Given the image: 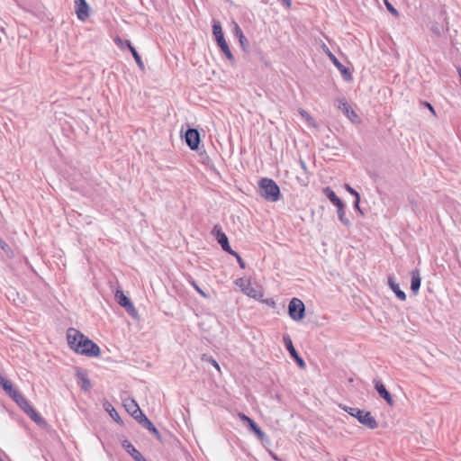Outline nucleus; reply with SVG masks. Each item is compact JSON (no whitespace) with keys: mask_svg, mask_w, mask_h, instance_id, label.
Listing matches in <instances>:
<instances>
[{"mask_svg":"<svg viewBox=\"0 0 461 461\" xmlns=\"http://www.w3.org/2000/svg\"><path fill=\"white\" fill-rule=\"evenodd\" d=\"M67 340L69 348L77 354L93 357H98L101 353L96 343L74 328L67 330Z\"/></svg>","mask_w":461,"mask_h":461,"instance_id":"obj_1","label":"nucleus"},{"mask_svg":"<svg viewBox=\"0 0 461 461\" xmlns=\"http://www.w3.org/2000/svg\"><path fill=\"white\" fill-rule=\"evenodd\" d=\"M258 187L260 195L267 201L276 202L280 199V188L273 179L262 178Z\"/></svg>","mask_w":461,"mask_h":461,"instance_id":"obj_2","label":"nucleus"},{"mask_svg":"<svg viewBox=\"0 0 461 461\" xmlns=\"http://www.w3.org/2000/svg\"><path fill=\"white\" fill-rule=\"evenodd\" d=\"M349 415L355 417L361 424L368 429H374L378 427L375 419L371 415L370 411H366L357 408L345 406L343 408Z\"/></svg>","mask_w":461,"mask_h":461,"instance_id":"obj_3","label":"nucleus"},{"mask_svg":"<svg viewBox=\"0 0 461 461\" xmlns=\"http://www.w3.org/2000/svg\"><path fill=\"white\" fill-rule=\"evenodd\" d=\"M212 33L215 36L217 45L220 47L221 50L225 54L226 58L229 60L233 61L234 56L232 55V53L229 48V45H228L227 41H225L222 28L219 22L213 21Z\"/></svg>","mask_w":461,"mask_h":461,"instance_id":"obj_4","label":"nucleus"},{"mask_svg":"<svg viewBox=\"0 0 461 461\" xmlns=\"http://www.w3.org/2000/svg\"><path fill=\"white\" fill-rule=\"evenodd\" d=\"M288 313L294 321H301L305 316V306L298 298H293L288 304Z\"/></svg>","mask_w":461,"mask_h":461,"instance_id":"obj_5","label":"nucleus"},{"mask_svg":"<svg viewBox=\"0 0 461 461\" xmlns=\"http://www.w3.org/2000/svg\"><path fill=\"white\" fill-rule=\"evenodd\" d=\"M115 300L119 305L123 307L125 311L128 312L130 316L132 318L138 317V311L133 305L131 299L124 294V293L121 289H117L115 292Z\"/></svg>","mask_w":461,"mask_h":461,"instance_id":"obj_6","label":"nucleus"},{"mask_svg":"<svg viewBox=\"0 0 461 461\" xmlns=\"http://www.w3.org/2000/svg\"><path fill=\"white\" fill-rule=\"evenodd\" d=\"M7 393L8 395L24 411V408H26L28 405H30V403L28 402V401L25 399V397L20 393L18 392L17 390H15L13 385H12V383L10 381L8 382H5L3 384V387H2Z\"/></svg>","mask_w":461,"mask_h":461,"instance_id":"obj_7","label":"nucleus"},{"mask_svg":"<svg viewBox=\"0 0 461 461\" xmlns=\"http://www.w3.org/2000/svg\"><path fill=\"white\" fill-rule=\"evenodd\" d=\"M324 51L327 56L330 58L334 66L340 71L341 76L345 81L350 82L353 80L352 74L349 68H346L336 57L335 55L329 50V48L324 45Z\"/></svg>","mask_w":461,"mask_h":461,"instance_id":"obj_8","label":"nucleus"},{"mask_svg":"<svg viewBox=\"0 0 461 461\" xmlns=\"http://www.w3.org/2000/svg\"><path fill=\"white\" fill-rule=\"evenodd\" d=\"M235 285L241 289L243 294L249 297H252L257 300H259L261 297H263V293L261 291L251 286L250 283L244 280L243 278H238L235 281Z\"/></svg>","mask_w":461,"mask_h":461,"instance_id":"obj_9","label":"nucleus"},{"mask_svg":"<svg viewBox=\"0 0 461 461\" xmlns=\"http://www.w3.org/2000/svg\"><path fill=\"white\" fill-rule=\"evenodd\" d=\"M283 342H284V345H285V348L290 353V356L292 357V358L296 362V364L300 367L304 368L305 367V362L299 356V354L297 353L296 349L294 347L292 339H291V337L288 334H285L283 336Z\"/></svg>","mask_w":461,"mask_h":461,"instance_id":"obj_10","label":"nucleus"},{"mask_svg":"<svg viewBox=\"0 0 461 461\" xmlns=\"http://www.w3.org/2000/svg\"><path fill=\"white\" fill-rule=\"evenodd\" d=\"M212 233L215 235L216 240L221 245L222 250L229 254H234V250H232L230 246L227 235L221 230V228L219 225H215L213 227Z\"/></svg>","mask_w":461,"mask_h":461,"instance_id":"obj_11","label":"nucleus"},{"mask_svg":"<svg viewBox=\"0 0 461 461\" xmlns=\"http://www.w3.org/2000/svg\"><path fill=\"white\" fill-rule=\"evenodd\" d=\"M185 140L190 149L197 150L201 141L200 132L196 129L189 128L185 133Z\"/></svg>","mask_w":461,"mask_h":461,"instance_id":"obj_12","label":"nucleus"},{"mask_svg":"<svg viewBox=\"0 0 461 461\" xmlns=\"http://www.w3.org/2000/svg\"><path fill=\"white\" fill-rule=\"evenodd\" d=\"M375 389L378 393L379 396L383 398L390 406L393 405V399L390 392L385 388L383 382L378 378L373 380Z\"/></svg>","mask_w":461,"mask_h":461,"instance_id":"obj_13","label":"nucleus"},{"mask_svg":"<svg viewBox=\"0 0 461 461\" xmlns=\"http://www.w3.org/2000/svg\"><path fill=\"white\" fill-rule=\"evenodd\" d=\"M77 18L85 21L89 16V6L86 0H75Z\"/></svg>","mask_w":461,"mask_h":461,"instance_id":"obj_14","label":"nucleus"},{"mask_svg":"<svg viewBox=\"0 0 461 461\" xmlns=\"http://www.w3.org/2000/svg\"><path fill=\"white\" fill-rule=\"evenodd\" d=\"M338 108L352 122L357 118V113L351 108L349 104L346 101V99H339L338 101Z\"/></svg>","mask_w":461,"mask_h":461,"instance_id":"obj_15","label":"nucleus"},{"mask_svg":"<svg viewBox=\"0 0 461 461\" xmlns=\"http://www.w3.org/2000/svg\"><path fill=\"white\" fill-rule=\"evenodd\" d=\"M122 447L133 458L134 461H145L146 458L137 450L134 446L128 440H123L122 443Z\"/></svg>","mask_w":461,"mask_h":461,"instance_id":"obj_16","label":"nucleus"},{"mask_svg":"<svg viewBox=\"0 0 461 461\" xmlns=\"http://www.w3.org/2000/svg\"><path fill=\"white\" fill-rule=\"evenodd\" d=\"M77 384H78L79 387L81 388V390L87 392L91 389L92 384L87 376L86 372L77 370Z\"/></svg>","mask_w":461,"mask_h":461,"instance_id":"obj_17","label":"nucleus"},{"mask_svg":"<svg viewBox=\"0 0 461 461\" xmlns=\"http://www.w3.org/2000/svg\"><path fill=\"white\" fill-rule=\"evenodd\" d=\"M421 277L419 269H413L411 271V290L414 294H416L420 287Z\"/></svg>","mask_w":461,"mask_h":461,"instance_id":"obj_18","label":"nucleus"},{"mask_svg":"<svg viewBox=\"0 0 461 461\" xmlns=\"http://www.w3.org/2000/svg\"><path fill=\"white\" fill-rule=\"evenodd\" d=\"M388 285L391 287V289L393 291V293L395 294V295L397 296L398 299H400L401 301L406 300L405 293L402 290H401L399 285L393 280V277L388 278Z\"/></svg>","mask_w":461,"mask_h":461,"instance_id":"obj_19","label":"nucleus"},{"mask_svg":"<svg viewBox=\"0 0 461 461\" xmlns=\"http://www.w3.org/2000/svg\"><path fill=\"white\" fill-rule=\"evenodd\" d=\"M324 194L327 196V198L337 207L342 203V200L338 197L336 193L330 187H325L323 189Z\"/></svg>","mask_w":461,"mask_h":461,"instance_id":"obj_20","label":"nucleus"},{"mask_svg":"<svg viewBox=\"0 0 461 461\" xmlns=\"http://www.w3.org/2000/svg\"><path fill=\"white\" fill-rule=\"evenodd\" d=\"M24 411L37 424H41V423L44 422L43 418L41 416V414L32 405H28L26 408H24Z\"/></svg>","mask_w":461,"mask_h":461,"instance_id":"obj_21","label":"nucleus"},{"mask_svg":"<svg viewBox=\"0 0 461 461\" xmlns=\"http://www.w3.org/2000/svg\"><path fill=\"white\" fill-rule=\"evenodd\" d=\"M128 49L130 50L131 53L132 54L138 67L141 69V70H144L145 67H144V63L140 56V54L138 53V51L136 50V49L132 46L131 42L130 41H125Z\"/></svg>","mask_w":461,"mask_h":461,"instance_id":"obj_22","label":"nucleus"},{"mask_svg":"<svg viewBox=\"0 0 461 461\" xmlns=\"http://www.w3.org/2000/svg\"><path fill=\"white\" fill-rule=\"evenodd\" d=\"M337 213L339 220L341 221L343 225H345L346 227H349L351 225L349 219L346 217V210L344 203L337 206Z\"/></svg>","mask_w":461,"mask_h":461,"instance_id":"obj_23","label":"nucleus"},{"mask_svg":"<svg viewBox=\"0 0 461 461\" xmlns=\"http://www.w3.org/2000/svg\"><path fill=\"white\" fill-rule=\"evenodd\" d=\"M104 410L109 412L110 416L112 417V419L116 421L117 423L119 424H122V420L119 415V413L116 411V410L113 408V406L106 402L104 404Z\"/></svg>","mask_w":461,"mask_h":461,"instance_id":"obj_24","label":"nucleus"},{"mask_svg":"<svg viewBox=\"0 0 461 461\" xmlns=\"http://www.w3.org/2000/svg\"><path fill=\"white\" fill-rule=\"evenodd\" d=\"M234 33H235V36L239 38V41L240 43V46L242 47L243 50H245L246 46H249V41L245 37V35L243 34L242 30L240 29V27L237 23L235 24V27H234Z\"/></svg>","mask_w":461,"mask_h":461,"instance_id":"obj_25","label":"nucleus"},{"mask_svg":"<svg viewBox=\"0 0 461 461\" xmlns=\"http://www.w3.org/2000/svg\"><path fill=\"white\" fill-rule=\"evenodd\" d=\"M247 427L250 431L254 432L260 440H263L265 438V432L258 427V425L253 420L250 423L247 425Z\"/></svg>","mask_w":461,"mask_h":461,"instance_id":"obj_26","label":"nucleus"},{"mask_svg":"<svg viewBox=\"0 0 461 461\" xmlns=\"http://www.w3.org/2000/svg\"><path fill=\"white\" fill-rule=\"evenodd\" d=\"M142 427L148 429L150 433H152L158 439H161L160 433L149 420H143Z\"/></svg>","mask_w":461,"mask_h":461,"instance_id":"obj_27","label":"nucleus"},{"mask_svg":"<svg viewBox=\"0 0 461 461\" xmlns=\"http://www.w3.org/2000/svg\"><path fill=\"white\" fill-rule=\"evenodd\" d=\"M430 31L431 32L437 36V37H440L442 36L445 29L442 25H440L439 23H433L430 26Z\"/></svg>","mask_w":461,"mask_h":461,"instance_id":"obj_28","label":"nucleus"},{"mask_svg":"<svg viewBox=\"0 0 461 461\" xmlns=\"http://www.w3.org/2000/svg\"><path fill=\"white\" fill-rule=\"evenodd\" d=\"M124 407L126 411L131 413V415H134L135 410L140 408L134 400H130L129 402H125Z\"/></svg>","mask_w":461,"mask_h":461,"instance_id":"obj_29","label":"nucleus"},{"mask_svg":"<svg viewBox=\"0 0 461 461\" xmlns=\"http://www.w3.org/2000/svg\"><path fill=\"white\" fill-rule=\"evenodd\" d=\"M141 426L143 425V420H149L148 417L142 412L140 408L135 410L134 415H131Z\"/></svg>","mask_w":461,"mask_h":461,"instance_id":"obj_30","label":"nucleus"},{"mask_svg":"<svg viewBox=\"0 0 461 461\" xmlns=\"http://www.w3.org/2000/svg\"><path fill=\"white\" fill-rule=\"evenodd\" d=\"M384 5L390 14H392L395 17H399V12L393 7V5L387 0H384Z\"/></svg>","mask_w":461,"mask_h":461,"instance_id":"obj_31","label":"nucleus"},{"mask_svg":"<svg viewBox=\"0 0 461 461\" xmlns=\"http://www.w3.org/2000/svg\"><path fill=\"white\" fill-rule=\"evenodd\" d=\"M345 189L350 194H352L355 198L357 197V196H360V194H358V192H357L353 187H351L349 185L346 184L345 185Z\"/></svg>","mask_w":461,"mask_h":461,"instance_id":"obj_32","label":"nucleus"},{"mask_svg":"<svg viewBox=\"0 0 461 461\" xmlns=\"http://www.w3.org/2000/svg\"><path fill=\"white\" fill-rule=\"evenodd\" d=\"M191 284L198 294H200L203 297L207 298V294L198 286L194 281H192Z\"/></svg>","mask_w":461,"mask_h":461,"instance_id":"obj_33","label":"nucleus"},{"mask_svg":"<svg viewBox=\"0 0 461 461\" xmlns=\"http://www.w3.org/2000/svg\"><path fill=\"white\" fill-rule=\"evenodd\" d=\"M231 255H232V256H234V257H236L237 261H238V263H239L240 267L241 268H245V267H246V266H245V262H244V260L241 258V257H240V256L236 251H234V254H231Z\"/></svg>","mask_w":461,"mask_h":461,"instance_id":"obj_34","label":"nucleus"},{"mask_svg":"<svg viewBox=\"0 0 461 461\" xmlns=\"http://www.w3.org/2000/svg\"><path fill=\"white\" fill-rule=\"evenodd\" d=\"M359 203H360V196H357L355 198V201H354V203H353V206L356 210H357L361 214H363V212L359 206Z\"/></svg>","mask_w":461,"mask_h":461,"instance_id":"obj_35","label":"nucleus"},{"mask_svg":"<svg viewBox=\"0 0 461 461\" xmlns=\"http://www.w3.org/2000/svg\"><path fill=\"white\" fill-rule=\"evenodd\" d=\"M239 417H240V419L242 421L246 422V423H247V425L252 421V419H250L249 416H247L246 414H244V413H242V412H240V413H239Z\"/></svg>","mask_w":461,"mask_h":461,"instance_id":"obj_36","label":"nucleus"},{"mask_svg":"<svg viewBox=\"0 0 461 461\" xmlns=\"http://www.w3.org/2000/svg\"><path fill=\"white\" fill-rule=\"evenodd\" d=\"M208 361L218 370L220 371V366L219 364L217 363V361L215 359H213L212 357H210L208 359Z\"/></svg>","mask_w":461,"mask_h":461,"instance_id":"obj_37","label":"nucleus"},{"mask_svg":"<svg viewBox=\"0 0 461 461\" xmlns=\"http://www.w3.org/2000/svg\"><path fill=\"white\" fill-rule=\"evenodd\" d=\"M0 248L5 251H6V249L9 248L8 244L5 240H3L1 238H0Z\"/></svg>","mask_w":461,"mask_h":461,"instance_id":"obj_38","label":"nucleus"},{"mask_svg":"<svg viewBox=\"0 0 461 461\" xmlns=\"http://www.w3.org/2000/svg\"><path fill=\"white\" fill-rule=\"evenodd\" d=\"M300 114L303 116V117H305L307 120H312L311 116L308 114V113L304 110H301L300 111Z\"/></svg>","mask_w":461,"mask_h":461,"instance_id":"obj_39","label":"nucleus"},{"mask_svg":"<svg viewBox=\"0 0 461 461\" xmlns=\"http://www.w3.org/2000/svg\"><path fill=\"white\" fill-rule=\"evenodd\" d=\"M283 4L287 7V8H290L291 7V5H292V1L291 0H282Z\"/></svg>","mask_w":461,"mask_h":461,"instance_id":"obj_40","label":"nucleus"},{"mask_svg":"<svg viewBox=\"0 0 461 461\" xmlns=\"http://www.w3.org/2000/svg\"><path fill=\"white\" fill-rule=\"evenodd\" d=\"M425 105L428 107V109H429V111H430L432 113H434V114H435V110H434L433 106H432L429 103L426 102V103H425Z\"/></svg>","mask_w":461,"mask_h":461,"instance_id":"obj_41","label":"nucleus"},{"mask_svg":"<svg viewBox=\"0 0 461 461\" xmlns=\"http://www.w3.org/2000/svg\"><path fill=\"white\" fill-rule=\"evenodd\" d=\"M300 164H301V167H302L303 169H305V168H306V164H305V162H304V161L301 160V161H300Z\"/></svg>","mask_w":461,"mask_h":461,"instance_id":"obj_42","label":"nucleus"},{"mask_svg":"<svg viewBox=\"0 0 461 461\" xmlns=\"http://www.w3.org/2000/svg\"><path fill=\"white\" fill-rule=\"evenodd\" d=\"M117 41H118L119 43H121V42H122V40H121L120 38H117Z\"/></svg>","mask_w":461,"mask_h":461,"instance_id":"obj_43","label":"nucleus"},{"mask_svg":"<svg viewBox=\"0 0 461 461\" xmlns=\"http://www.w3.org/2000/svg\"><path fill=\"white\" fill-rule=\"evenodd\" d=\"M0 461H3V459L0 457Z\"/></svg>","mask_w":461,"mask_h":461,"instance_id":"obj_44","label":"nucleus"},{"mask_svg":"<svg viewBox=\"0 0 461 461\" xmlns=\"http://www.w3.org/2000/svg\"><path fill=\"white\" fill-rule=\"evenodd\" d=\"M145 461H147V460H145Z\"/></svg>","mask_w":461,"mask_h":461,"instance_id":"obj_45","label":"nucleus"}]
</instances>
